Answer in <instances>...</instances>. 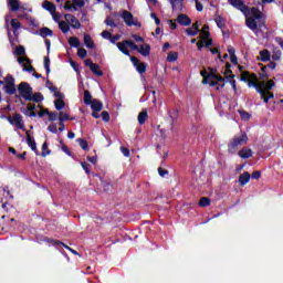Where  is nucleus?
I'll return each instance as SVG.
<instances>
[{
  "label": "nucleus",
  "mask_w": 283,
  "mask_h": 283,
  "mask_svg": "<svg viewBox=\"0 0 283 283\" xmlns=\"http://www.w3.org/2000/svg\"><path fill=\"white\" fill-rule=\"evenodd\" d=\"M50 154H52V150L48 149V142H45L42 145V157L45 158V156H50Z\"/></svg>",
  "instance_id": "a18cd8bd"
},
{
  "label": "nucleus",
  "mask_w": 283,
  "mask_h": 283,
  "mask_svg": "<svg viewBox=\"0 0 283 283\" xmlns=\"http://www.w3.org/2000/svg\"><path fill=\"white\" fill-rule=\"evenodd\" d=\"M239 114H240L242 120H250V118H251V115L247 111H240Z\"/></svg>",
  "instance_id": "864d4df0"
},
{
  "label": "nucleus",
  "mask_w": 283,
  "mask_h": 283,
  "mask_svg": "<svg viewBox=\"0 0 283 283\" xmlns=\"http://www.w3.org/2000/svg\"><path fill=\"white\" fill-rule=\"evenodd\" d=\"M4 83L6 85H14V77L11 74L7 75L4 78Z\"/></svg>",
  "instance_id": "3c124183"
},
{
  "label": "nucleus",
  "mask_w": 283,
  "mask_h": 283,
  "mask_svg": "<svg viewBox=\"0 0 283 283\" xmlns=\"http://www.w3.org/2000/svg\"><path fill=\"white\" fill-rule=\"evenodd\" d=\"M228 2L230 3V6H232V8L240 10V12H242V14H244L245 17H249V14H251V8L244 4V0H228Z\"/></svg>",
  "instance_id": "39448f33"
},
{
  "label": "nucleus",
  "mask_w": 283,
  "mask_h": 283,
  "mask_svg": "<svg viewBox=\"0 0 283 283\" xmlns=\"http://www.w3.org/2000/svg\"><path fill=\"white\" fill-rule=\"evenodd\" d=\"M251 180V174L249 171H244L239 176V185L241 187H244V185H248V182Z\"/></svg>",
  "instance_id": "f3484780"
},
{
  "label": "nucleus",
  "mask_w": 283,
  "mask_h": 283,
  "mask_svg": "<svg viewBox=\"0 0 283 283\" xmlns=\"http://www.w3.org/2000/svg\"><path fill=\"white\" fill-rule=\"evenodd\" d=\"M226 78L227 81H229L230 85L232 86L233 92H238V85L234 80L235 75L231 74V75H228Z\"/></svg>",
  "instance_id": "c756f323"
},
{
  "label": "nucleus",
  "mask_w": 283,
  "mask_h": 283,
  "mask_svg": "<svg viewBox=\"0 0 283 283\" xmlns=\"http://www.w3.org/2000/svg\"><path fill=\"white\" fill-rule=\"evenodd\" d=\"M135 67L138 74H145V72H147V64H145L144 62H139Z\"/></svg>",
  "instance_id": "c9c22d12"
},
{
  "label": "nucleus",
  "mask_w": 283,
  "mask_h": 283,
  "mask_svg": "<svg viewBox=\"0 0 283 283\" xmlns=\"http://www.w3.org/2000/svg\"><path fill=\"white\" fill-rule=\"evenodd\" d=\"M42 8H43V10H46V12H50V14H52L54 21H59V18H56V15H54V14H56V6L53 2L45 0L42 3Z\"/></svg>",
  "instance_id": "1a4fd4ad"
},
{
  "label": "nucleus",
  "mask_w": 283,
  "mask_h": 283,
  "mask_svg": "<svg viewBox=\"0 0 283 283\" xmlns=\"http://www.w3.org/2000/svg\"><path fill=\"white\" fill-rule=\"evenodd\" d=\"M59 120L60 123H65V120H74V117L70 118V115H67V113L60 112Z\"/></svg>",
  "instance_id": "4c0bfd02"
},
{
  "label": "nucleus",
  "mask_w": 283,
  "mask_h": 283,
  "mask_svg": "<svg viewBox=\"0 0 283 283\" xmlns=\"http://www.w3.org/2000/svg\"><path fill=\"white\" fill-rule=\"evenodd\" d=\"M148 117L149 115L147 114V111H142L137 117L139 125H145V123H147Z\"/></svg>",
  "instance_id": "a878e982"
},
{
  "label": "nucleus",
  "mask_w": 283,
  "mask_h": 283,
  "mask_svg": "<svg viewBox=\"0 0 283 283\" xmlns=\"http://www.w3.org/2000/svg\"><path fill=\"white\" fill-rule=\"evenodd\" d=\"M43 242H46L48 244H53V247H63V241L54 240L52 238L45 237L43 239Z\"/></svg>",
  "instance_id": "bb28decb"
},
{
  "label": "nucleus",
  "mask_w": 283,
  "mask_h": 283,
  "mask_svg": "<svg viewBox=\"0 0 283 283\" xmlns=\"http://www.w3.org/2000/svg\"><path fill=\"white\" fill-rule=\"evenodd\" d=\"M120 40V34L111 35L109 40L111 43L116 44V41Z\"/></svg>",
  "instance_id": "774afa93"
},
{
  "label": "nucleus",
  "mask_w": 283,
  "mask_h": 283,
  "mask_svg": "<svg viewBox=\"0 0 283 283\" xmlns=\"http://www.w3.org/2000/svg\"><path fill=\"white\" fill-rule=\"evenodd\" d=\"M250 13L252 14V19H255L256 21H260L262 19V17H264V13H262V11H260V9H258L256 7H252L250 9Z\"/></svg>",
  "instance_id": "aec40b11"
},
{
  "label": "nucleus",
  "mask_w": 283,
  "mask_h": 283,
  "mask_svg": "<svg viewBox=\"0 0 283 283\" xmlns=\"http://www.w3.org/2000/svg\"><path fill=\"white\" fill-rule=\"evenodd\" d=\"M77 143L84 151H87V149H90V144L87 143V140L83 138H77Z\"/></svg>",
  "instance_id": "e433bc0d"
},
{
  "label": "nucleus",
  "mask_w": 283,
  "mask_h": 283,
  "mask_svg": "<svg viewBox=\"0 0 283 283\" xmlns=\"http://www.w3.org/2000/svg\"><path fill=\"white\" fill-rule=\"evenodd\" d=\"M73 6L76 8H83L85 6V1L83 0H73Z\"/></svg>",
  "instance_id": "69168bd1"
},
{
  "label": "nucleus",
  "mask_w": 283,
  "mask_h": 283,
  "mask_svg": "<svg viewBox=\"0 0 283 283\" xmlns=\"http://www.w3.org/2000/svg\"><path fill=\"white\" fill-rule=\"evenodd\" d=\"M84 45L88 48V50H94V48H96V44H94V41L92 40V35L87 33L84 34Z\"/></svg>",
  "instance_id": "412c9836"
},
{
  "label": "nucleus",
  "mask_w": 283,
  "mask_h": 283,
  "mask_svg": "<svg viewBox=\"0 0 283 283\" xmlns=\"http://www.w3.org/2000/svg\"><path fill=\"white\" fill-rule=\"evenodd\" d=\"M179 111L178 109H172V111H168V116L171 120L170 125L171 127H174L176 120H178V116H179Z\"/></svg>",
  "instance_id": "b1692460"
},
{
  "label": "nucleus",
  "mask_w": 283,
  "mask_h": 283,
  "mask_svg": "<svg viewBox=\"0 0 283 283\" xmlns=\"http://www.w3.org/2000/svg\"><path fill=\"white\" fill-rule=\"evenodd\" d=\"M15 56H23L25 54V48L23 45H19L14 51Z\"/></svg>",
  "instance_id": "79ce46f5"
},
{
  "label": "nucleus",
  "mask_w": 283,
  "mask_h": 283,
  "mask_svg": "<svg viewBox=\"0 0 283 283\" xmlns=\"http://www.w3.org/2000/svg\"><path fill=\"white\" fill-rule=\"evenodd\" d=\"M81 167L84 169V171H85V174H87V176H90V174H92V170H90V164H87L86 161H82Z\"/></svg>",
  "instance_id": "8fccbe9b"
},
{
  "label": "nucleus",
  "mask_w": 283,
  "mask_h": 283,
  "mask_svg": "<svg viewBox=\"0 0 283 283\" xmlns=\"http://www.w3.org/2000/svg\"><path fill=\"white\" fill-rule=\"evenodd\" d=\"M209 205H211V199H209V197H202L199 200V207H209Z\"/></svg>",
  "instance_id": "a19ab883"
},
{
  "label": "nucleus",
  "mask_w": 283,
  "mask_h": 283,
  "mask_svg": "<svg viewBox=\"0 0 283 283\" xmlns=\"http://www.w3.org/2000/svg\"><path fill=\"white\" fill-rule=\"evenodd\" d=\"M3 87H4L6 94H9L10 96L17 94L15 84H6Z\"/></svg>",
  "instance_id": "393cba45"
},
{
  "label": "nucleus",
  "mask_w": 283,
  "mask_h": 283,
  "mask_svg": "<svg viewBox=\"0 0 283 283\" xmlns=\"http://www.w3.org/2000/svg\"><path fill=\"white\" fill-rule=\"evenodd\" d=\"M133 50L142 54V56H149V54H151V45L149 44H142L139 46L137 45V49H133Z\"/></svg>",
  "instance_id": "f8f14e48"
},
{
  "label": "nucleus",
  "mask_w": 283,
  "mask_h": 283,
  "mask_svg": "<svg viewBox=\"0 0 283 283\" xmlns=\"http://www.w3.org/2000/svg\"><path fill=\"white\" fill-rule=\"evenodd\" d=\"M44 99L43 94L41 93H32L31 98L28 101H33V103H41Z\"/></svg>",
  "instance_id": "cd10ccee"
},
{
  "label": "nucleus",
  "mask_w": 283,
  "mask_h": 283,
  "mask_svg": "<svg viewBox=\"0 0 283 283\" xmlns=\"http://www.w3.org/2000/svg\"><path fill=\"white\" fill-rule=\"evenodd\" d=\"M11 28L13 29V33L17 34V30H19L21 28V22L17 19H12Z\"/></svg>",
  "instance_id": "58836bf2"
},
{
  "label": "nucleus",
  "mask_w": 283,
  "mask_h": 283,
  "mask_svg": "<svg viewBox=\"0 0 283 283\" xmlns=\"http://www.w3.org/2000/svg\"><path fill=\"white\" fill-rule=\"evenodd\" d=\"M214 21H216V23H217V27L220 28V30L227 28V23L224 22V19L221 18V15H217V17L214 18Z\"/></svg>",
  "instance_id": "473e14b6"
},
{
  "label": "nucleus",
  "mask_w": 283,
  "mask_h": 283,
  "mask_svg": "<svg viewBox=\"0 0 283 283\" xmlns=\"http://www.w3.org/2000/svg\"><path fill=\"white\" fill-rule=\"evenodd\" d=\"M18 92L19 95H15V98H18L19 101H21V98H23L24 101H29L33 94L32 86H30L28 82H21L18 85Z\"/></svg>",
  "instance_id": "7ed1b4c3"
},
{
  "label": "nucleus",
  "mask_w": 283,
  "mask_h": 283,
  "mask_svg": "<svg viewBox=\"0 0 283 283\" xmlns=\"http://www.w3.org/2000/svg\"><path fill=\"white\" fill-rule=\"evenodd\" d=\"M93 220L96 222V224H102L103 223V217L98 216V214H94L93 216Z\"/></svg>",
  "instance_id": "338daca9"
},
{
  "label": "nucleus",
  "mask_w": 283,
  "mask_h": 283,
  "mask_svg": "<svg viewBox=\"0 0 283 283\" xmlns=\"http://www.w3.org/2000/svg\"><path fill=\"white\" fill-rule=\"evenodd\" d=\"M59 28H60L61 32H63V34H67V32H70V24H67V22H65V21H60Z\"/></svg>",
  "instance_id": "7c9ffc66"
},
{
  "label": "nucleus",
  "mask_w": 283,
  "mask_h": 283,
  "mask_svg": "<svg viewBox=\"0 0 283 283\" xmlns=\"http://www.w3.org/2000/svg\"><path fill=\"white\" fill-rule=\"evenodd\" d=\"M92 112H102L103 111V102L94 98L93 103L90 104Z\"/></svg>",
  "instance_id": "4be33fe9"
},
{
  "label": "nucleus",
  "mask_w": 283,
  "mask_h": 283,
  "mask_svg": "<svg viewBox=\"0 0 283 283\" xmlns=\"http://www.w3.org/2000/svg\"><path fill=\"white\" fill-rule=\"evenodd\" d=\"M116 45L119 52H122V54H125V56H130L129 50H127V48H130V50H138V45L132 40H124L123 42L116 43Z\"/></svg>",
  "instance_id": "20e7f679"
},
{
  "label": "nucleus",
  "mask_w": 283,
  "mask_h": 283,
  "mask_svg": "<svg viewBox=\"0 0 283 283\" xmlns=\"http://www.w3.org/2000/svg\"><path fill=\"white\" fill-rule=\"evenodd\" d=\"M64 19H65V21L71 23V28H73L74 30H80L81 21H78V19H76V17H74L71 13H66V14H64Z\"/></svg>",
  "instance_id": "9d476101"
},
{
  "label": "nucleus",
  "mask_w": 283,
  "mask_h": 283,
  "mask_svg": "<svg viewBox=\"0 0 283 283\" xmlns=\"http://www.w3.org/2000/svg\"><path fill=\"white\" fill-rule=\"evenodd\" d=\"M101 36H102L103 39H106V41H109V39H112V32L105 30V31H103V32L101 33Z\"/></svg>",
  "instance_id": "680f3d73"
},
{
  "label": "nucleus",
  "mask_w": 283,
  "mask_h": 283,
  "mask_svg": "<svg viewBox=\"0 0 283 283\" xmlns=\"http://www.w3.org/2000/svg\"><path fill=\"white\" fill-rule=\"evenodd\" d=\"M260 59L258 61H262V63H268V61H271V52L266 49L260 51Z\"/></svg>",
  "instance_id": "a211bd4d"
},
{
  "label": "nucleus",
  "mask_w": 283,
  "mask_h": 283,
  "mask_svg": "<svg viewBox=\"0 0 283 283\" xmlns=\"http://www.w3.org/2000/svg\"><path fill=\"white\" fill-rule=\"evenodd\" d=\"M123 220H124V222H132V221L136 220V214H134V213H132V214L124 213L123 214Z\"/></svg>",
  "instance_id": "37998d69"
},
{
  "label": "nucleus",
  "mask_w": 283,
  "mask_h": 283,
  "mask_svg": "<svg viewBox=\"0 0 283 283\" xmlns=\"http://www.w3.org/2000/svg\"><path fill=\"white\" fill-rule=\"evenodd\" d=\"M249 142V137L247 133H242L239 136H234L233 139H230L228 144V151L229 154H235L238 151L240 145H247Z\"/></svg>",
  "instance_id": "f03ea898"
},
{
  "label": "nucleus",
  "mask_w": 283,
  "mask_h": 283,
  "mask_svg": "<svg viewBox=\"0 0 283 283\" xmlns=\"http://www.w3.org/2000/svg\"><path fill=\"white\" fill-rule=\"evenodd\" d=\"M54 106H55V109H57V112H61V109L65 107V102L63 99H55Z\"/></svg>",
  "instance_id": "ea45409f"
},
{
  "label": "nucleus",
  "mask_w": 283,
  "mask_h": 283,
  "mask_svg": "<svg viewBox=\"0 0 283 283\" xmlns=\"http://www.w3.org/2000/svg\"><path fill=\"white\" fill-rule=\"evenodd\" d=\"M252 180H260L262 178V172L260 170H255L251 175Z\"/></svg>",
  "instance_id": "5fc2aeb1"
},
{
  "label": "nucleus",
  "mask_w": 283,
  "mask_h": 283,
  "mask_svg": "<svg viewBox=\"0 0 283 283\" xmlns=\"http://www.w3.org/2000/svg\"><path fill=\"white\" fill-rule=\"evenodd\" d=\"M196 3V10L197 12H202L205 10V7L201 4L200 0H193Z\"/></svg>",
  "instance_id": "0e129e2a"
},
{
  "label": "nucleus",
  "mask_w": 283,
  "mask_h": 283,
  "mask_svg": "<svg viewBox=\"0 0 283 283\" xmlns=\"http://www.w3.org/2000/svg\"><path fill=\"white\" fill-rule=\"evenodd\" d=\"M239 157L247 159V158H252L253 157V150H251V148H242L241 150H239Z\"/></svg>",
  "instance_id": "6ab92c4d"
},
{
  "label": "nucleus",
  "mask_w": 283,
  "mask_h": 283,
  "mask_svg": "<svg viewBox=\"0 0 283 283\" xmlns=\"http://www.w3.org/2000/svg\"><path fill=\"white\" fill-rule=\"evenodd\" d=\"M272 61H280V59H282V51H274L272 56H271Z\"/></svg>",
  "instance_id": "09e8293b"
},
{
  "label": "nucleus",
  "mask_w": 283,
  "mask_h": 283,
  "mask_svg": "<svg viewBox=\"0 0 283 283\" xmlns=\"http://www.w3.org/2000/svg\"><path fill=\"white\" fill-rule=\"evenodd\" d=\"M109 113L107 111H103L102 112V120H104V123H109Z\"/></svg>",
  "instance_id": "052dcab7"
},
{
  "label": "nucleus",
  "mask_w": 283,
  "mask_h": 283,
  "mask_svg": "<svg viewBox=\"0 0 283 283\" xmlns=\"http://www.w3.org/2000/svg\"><path fill=\"white\" fill-rule=\"evenodd\" d=\"M36 34H39V36H42V39H46V36H54V31H52L48 27H43L39 30V32H36Z\"/></svg>",
  "instance_id": "dca6fc26"
},
{
  "label": "nucleus",
  "mask_w": 283,
  "mask_h": 283,
  "mask_svg": "<svg viewBox=\"0 0 283 283\" xmlns=\"http://www.w3.org/2000/svg\"><path fill=\"white\" fill-rule=\"evenodd\" d=\"M240 81H242L243 83H248V87H254L256 92H260L264 87H266V90H273V87H275V81L273 80H269L268 82L262 81L260 83H258V81L255 80H250L249 71H244L241 74Z\"/></svg>",
  "instance_id": "f257e3e1"
},
{
  "label": "nucleus",
  "mask_w": 283,
  "mask_h": 283,
  "mask_svg": "<svg viewBox=\"0 0 283 283\" xmlns=\"http://www.w3.org/2000/svg\"><path fill=\"white\" fill-rule=\"evenodd\" d=\"M271 92V90H266V86H264L261 91H259L258 93L261 94V98L264 103H269V101H271L268 96L266 93Z\"/></svg>",
  "instance_id": "f704fd0d"
},
{
  "label": "nucleus",
  "mask_w": 283,
  "mask_h": 283,
  "mask_svg": "<svg viewBox=\"0 0 283 283\" xmlns=\"http://www.w3.org/2000/svg\"><path fill=\"white\" fill-rule=\"evenodd\" d=\"M122 19L124 20L126 25H128V28H132V25H140V23L134 22V14H132V12L127 10H124L122 12Z\"/></svg>",
  "instance_id": "6e6552de"
},
{
  "label": "nucleus",
  "mask_w": 283,
  "mask_h": 283,
  "mask_svg": "<svg viewBox=\"0 0 283 283\" xmlns=\"http://www.w3.org/2000/svg\"><path fill=\"white\" fill-rule=\"evenodd\" d=\"M77 56L80 59H85L87 56V50H85L84 48H80L77 50Z\"/></svg>",
  "instance_id": "de8ad7c7"
},
{
  "label": "nucleus",
  "mask_w": 283,
  "mask_h": 283,
  "mask_svg": "<svg viewBox=\"0 0 283 283\" xmlns=\"http://www.w3.org/2000/svg\"><path fill=\"white\" fill-rule=\"evenodd\" d=\"M7 120L8 123H10V125H15L18 129H22V132H25V124L23 123V116L21 114L15 113L13 117L8 116Z\"/></svg>",
  "instance_id": "423d86ee"
},
{
  "label": "nucleus",
  "mask_w": 283,
  "mask_h": 283,
  "mask_svg": "<svg viewBox=\"0 0 283 283\" xmlns=\"http://www.w3.org/2000/svg\"><path fill=\"white\" fill-rule=\"evenodd\" d=\"M49 120L51 122V123H54V120H56V118H59V113H56V112H49Z\"/></svg>",
  "instance_id": "603ef678"
},
{
  "label": "nucleus",
  "mask_w": 283,
  "mask_h": 283,
  "mask_svg": "<svg viewBox=\"0 0 283 283\" xmlns=\"http://www.w3.org/2000/svg\"><path fill=\"white\" fill-rule=\"evenodd\" d=\"M8 6L11 12H19V10H25V8L21 7V2L19 0H8Z\"/></svg>",
  "instance_id": "4468645a"
},
{
  "label": "nucleus",
  "mask_w": 283,
  "mask_h": 283,
  "mask_svg": "<svg viewBox=\"0 0 283 283\" xmlns=\"http://www.w3.org/2000/svg\"><path fill=\"white\" fill-rule=\"evenodd\" d=\"M84 65H86V67H90L91 72L95 74V76H103V71H101V66L92 62V59H86L84 61Z\"/></svg>",
  "instance_id": "0eeeda50"
},
{
  "label": "nucleus",
  "mask_w": 283,
  "mask_h": 283,
  "mask_svg": "<svg viewBox=\"0 0 283 283\" xmlns=\"http://www.w3.org/2000/svg\"><path fill=\"white\" fill-rule=\"evenodd\" d=\"M177 22L179 23V25H184L185 28H188V25H191V18H189V15L180 13L177 17Z\"/></svg>",
  "instance_id": "ddd939ff"
},
{
  "label": "nucleus",
  "mask_w": 283,
  "mask_h": 283,
  "mask_svg": "<svg viewBox=\"0 0 283 283\" xmlns=\"http://www.w3.org/2000/svg\"><path fill=\"white\" fill-rule=\"evenodd\" d=\"M18 63L20 65H25L24 63H27V65H32V60L29 57H18Z\"/></svg>",
  "instance_id": "c03bdc74"
},
{
  "label": "nucleus",
  "mask_w": 283,
  "mask_h": 283,
  "mask_svg": "<svg viewBox=\"0 0 283 283\" xmlns=\"http://www.w3.org/2000/svg\"><path fill=\"white\" fill-rule=\"evenodd\" d=\"M27 145H29L32 151H36V142L30 136V130H27Z\"/></svg>",
  "instance_id": "5701e85b"
},
{
  "label": "nucleus",
  "mask_w": 283,
  "mask_h": 283,
  "mask_svg": "<svg viewBox=\"0 0 283 283\" xmlns=\"http://www.w3.org/2000/svg\"><path fill=\"white\" fill-rule=\"evenodd\" d=\"M94 102V99H92V93H90L88 90L84 91V105H90Z\"/></svg>",
  "instance_id": "72a5a7b5"
},
{
  "label": "nucleus",
  "mask_w": 283,
  "mask_h": 283,
  "mask_svg": "<svg viewBox=\"0 0 283 283\" xmlns=\"http://www.w3.org/2000/svg\"><path fill=\"white\" fill-rule=\"evenodd\" d=\"M74 10L76 12V10H78L74 4H72V2L66 1L65 6H64V10Z\"/></svg>",
  "instance_id": "13d9d810"
},
{
  "label": "nucleus",
  "mask_w": 283,
  "mask_h": 283,
  "mask_svg": "<svg viewBox=\"0 0 283 283\" xmlns=\"http://www.w3.org/2000/svg\"><path fill=\"white\" fill-rule=\"evenodd\" d=\"M49 132H51V134H56L59 132V128L56 127V124H50L48 126Z\"/></svg>",
  "instance_id": "e2e57ef3"
},
{
  "label": "nucleus",
  "mask_w": 283,
  "mask_h": 283,
  "mask_svg": "<svg viewBox=\"0 0 283 283\" xmlns=\"http://www.w3.org/2000/svg\"><path fill=\"white\" fill-rule=\"evenodd\" d=\"M167 61H170V62L178 61V53L177 52L169 53L167 56Z\"/></svg>",
  "instance_id": "6e6d98bb"
},
{
  "label": "nucleus",
  "mask_w": 283,
  "mask_h": 283,
  "mask_svg": "<svg viewBox=\"0 0 283 283\" xmlns=\"http://www.w3.org/2000/svg\"><path fill=\"white\" fill-rule=\"evenodd\" d=\"M44 69L46 76H50V56H44Z\"/></svg>",
  "instance_id": "49530a36"
},
{
  "label": "nucleus",
  "mask_w": 283,
  "mask_h": 283,
  "mask_svg": "<svg viewBox=\"0 0 283 283\" xmlns=\"http://www.w3.org/2000/svg\"><path fill=\"white\" fill-rule=\"evenodd\" d=\"M158 174L161 178H165V176H169V170L163 168V167H159L158 168Z\"/></svg>",
  "instance_id": "4d7b16f0"
},
{
  "label": "nucleus",
  "mask_w": 283,
  "mask_h": 283,
  "mask_svg": "<svg viewBox=\"0 0 283 283\" xmlns=\"http://www.w3.org/2000/svg\"><path fill=\"white\" fill-rule=\"evenodd\" d=\"M269 70V66H266V65H263L262 67H261V72L259 73V76H260V78L262 80V81H266V78H269V73L266 72Z\"/></svg>",
  "instance_id": "c85d7f7f"
},
{
  "label": "nucleus",
  "mask_w": 283,
  "mask_h": 283,
  "mask_svg": "<svg viewBox=\"0 0 283 283\" xmlns=\"http://www.w3.org/2000/svg\"><path fill=\"white\" fill-rule=\"evenodd\" d=\"M245 25L247 28H249V30H252V32H255V34H258V21L255 20V18H247Z\"/></svg>",
  "instance_id": "2eb2a0df"
},
{
  "label": "nucleus",
  "mask_w": 283,
  "mask_h": 283,
  "mask_svg": "<svg viewBox=\"0 0 283 283\" xmlns=\"http://www.w3.org/2000/svg\"><path fill=\"white\" fill-rule=\"evenodd\" d=\"M69 44L71 48H80L81 46V40L76 36H72L69 39Z\"/></svg>",
  "instance_id": "2f4dec72"
},
{
  "label": "nucleus",
  "mask_w": 283,
  "mask_h": 283,
  "mask_svg": "<svg viewBox=\"0 0 283 283\" xmlns=\"http://www.w3.org/2000/svg\"><path fill=\"white\" fill-rule=\"evenodd\" d=\"M171 8L172 12H182L185 8V0H168Z\"/></svg>",
  "instance_id": "9b49d317"
},
{
  "label": "nucleus",
  "mask_w": 283,
  "mask_h": 283,
  "mask_svg": "<svg viewBox=\"0 0 283 283\" xmlns=\"http://www.w3.org/2000/svg\"><path fill=\"white\" fill-rule=\"evenodd\" d=\"M105 23H106L107 25H109V28H117L116 22H114V20H113L112 18H109V17L106 18Z\"/></svg>",
  "instance_id": "bf43d9fd"
}]
</instances>
